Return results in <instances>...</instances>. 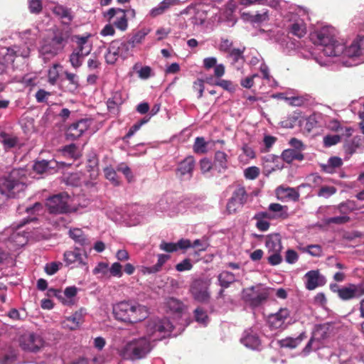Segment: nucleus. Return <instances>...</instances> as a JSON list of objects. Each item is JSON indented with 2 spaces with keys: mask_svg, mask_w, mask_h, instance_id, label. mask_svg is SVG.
I'll return each instance as SVG.
<instances>
[{
  "mask_svg": "<svg viewBox=\"0 0 364 364\" xmlns=\"http://www.w3.org/2000/svg\"><path fill=\"white\" fill-rule=\"evenodd\" d=\"M173 325L167 318H152L146 321V336L123 341L117 353L124 360H141L151 351V341H160L170 335Z\"/></svg>",
  "mask_w": 364,
  "mask_h": 364,
  "instance_id": "nucleus-1",
  "label": "nucleus"
},
{
  "mask_svg": "<svg viewBox=\"0 0 364 364\" xmlns=\"http://www.w3.org/2000/svg\"><path fill=\"white\" fill-rule=\"evenodd\" d=\"M35 219L36 218H31L23 220L19 225L6 228L0 232V264L9 259L11 251H16L27 243L29 233L21 230V228Z\"/></svg>",
  "mask_w": 364,
  "mask_h": 364,
  "instance_id": "nucleus-2",
  "label": "nucleus"
},
{
  "mask_svg": "<svg viewBox=\"0 0 364 364\" xmlns=\"http://www.w3.org/2000/svg\"><path fill=\"white\" fill-rule=\"evenodd\" d=\"M71 36L69 30L53 27L50 36L43 38L40 43L39 56L45 62L53 58L64 50Z\"/></svg>",
  "mask_w": 364,
  "mask_h": 364,
  "instance_id": "nucleus-3",
  "label": "nucleus"
},
{
  "mask_svg": "<svg viewBox=\"0 0 364 364\" xmlns=\"http://www.w3.org/2000/svg\"><path fill=\"white\" fill-rule=\"evenodd\" d=\"M27 171L23 168H14L6 176L0 178V205L9 198L19 196L26 188Z\"/></svg>",
  "mask_w": 364,
  "mask_h": 364,
  "instance_id": "nucleus-4",
  "label": "nucleus"
},
{
  "mask_svg": "<svg viewBox=\"0 0 364 364\" xmlns=\"http://www.w3.org/2000/svg\"><path fill=\"white\" fill-rule=\"evenodd\" d=\"M338 31L331 26H324L311 35L313 43L317 46L316 50L321 51L326 57H333L335 52H340L341 40L338 38Z\"/></svg>",
  "mask_w": 364,
  "mask_h": 364,
  "instance_id": "nucleus-5",
  "label": "nucleus"
},
{
  "mask_svg": "<svg viewBox=\"0 0 364 364\" xmlns=\"http://www.w3.org/2000/svg\"><path fill=\"white\" fill-rule=\"evenodd\" d=\"M114 317L119 321L136 323L144 320L149 316L148 309L133 301H123L113 306Z\"/></svg>",
  "mask_w": 364,
  "mask_h": 364,
  "instance_id": "nucleus-6",
  "label": "nucleus"
},
{
  "mask_svg": "<svg viewBox=\"0 0 364 364\" xmlns=\"http://www.w3.org/2000/svg\"><path fill=\"white\" fill-rule=\"evenodd\" d=\"M342 46L340 52H335L333 57H338L339 62L346 67H353L364 63V48L361 40L356 38L350 44H346L341 41Z\"/></svg>",
  "mask_w": 364,
  "mask_h": 364,
  "instance_id": "nucleus-7",
  "label": "nucleus"
},
{
  "mask_svg": "<svg viewBox=\"0 0 364 364\" xmlns=\"http://www.w3.org/2000/svg\"><path fill=\"white\" fill-rule=\"evenodd\" d=\"M132 55V50L129 43L126 39L112 41L105 53V61L107 64L113 65L117 60H125Z\"/></svg>",
  "mask_w": 364,
  "mask_h": 364,
  "instance_id": "nucleus-8",
  "label": "nucleus"
},
{
  "mask_svg": "<svg viewBox=\"0 0 364 364\" xmlns=\"http://www.w3.org/2000/svg\"><path fill=\"white\" fill-rule=\"evenodd\" d=\"M330 208L333 210L332 213H339L340 215L334 217L325 218L323 220V223L326 225H343L350 221L348 215L353 210L358 209L359 206L354 200H348Z\"/></svg>",
  "mask_w": 364,
  "mask_h": 364,
  "instance_id": "nucleus-9",
  "label": "nucleus"
},
{
  "mask_svg": "<svg viewBox=\"0 0 364 364\" xmlns=\"http://www.w3.org/2000/svg\"><path fill=\"white\" fill-rule=\"evenodd\" d=\"M30 52L29 47L25 44L1 48L0 49V75L5 71L9 64L14 63L15 58H28Z\"/></svg>",
  "mask_w": 364,
  "mask_h": 364,
  "instance_id": "nucleus-10",
  "label": "nucleus"
},
{
  "mask_svg": "<svg viewBox=\"0 0 364 364\" xmlns=\"http://www.w3.org/2000/svg\"><path fill=\"white\" fill-rule=\"evenodd\" d=\"M268 290L261 284L252 286L242 291V299L252 308L262 305L268 298Z\"/></svg>",
  "mask_w": 364,
  "mask_h": 364,
  "instance_id": "nucleus-11",
  "label": "nucleus"
},
{
  "mask_svg": "<svg viewBox=\"0 0 364 364\" xmlns=\"http://www.w3.org/2000/svg\"><path fill=\"white\" fill-rule=\"evenodd\" d=\"M70 201L69 195L63 192L49 197L46 205L50 213L64 214L71 210Z\"/></svg>",
  "mask_w": 364,
  "mask_h": 364,
  "instance_id": "nucleus-12",
  "label": "nucleus"
},
{
  "mask_svg": "<svg viewBox=\"0 0 364 364\" xmlns=\"http://www.w3.org/2000/svg\"><path fill=\"white\" fill-rule=\"evenodd\" d=\"M50 10L55 17L59 20L60 26H57L60 29H67L70 31V35L73 32L72 22L75 18V14L71 8L65 5L56 3Z\"/></svg>",
  "mask_w": 364,
  "mask_h": 364,
  "instance_id": "nucleus-13",
  "label": "nucleus"
},
{
  "mask_svg": "<svg viewBox=\"0 0 364 364\" xmlns=\"http://www.w3.org/2000/svg\"><path fill=\"white\" fill-rule=\"evenodd\" d=\"M87 255L78 247L72 250L65 251L63 254V259L67 267L70 268L85 267L88 271Z\"/></svg>",
  "mask_w": 364,
  "mask_h": 364,
  "instance_id": "nucleus-14",
  "label": "nucleus"
},
{
  "mask_svg": "<svg viewBox=\"0 0 364 364\" xmlns=\"http://www.w3.org/2000/svg\"><path fill=\"white\" fill-rule=\"evenodd\" d=\"M44 343L41 336L33 332L25 333L19 338L21 348L27 352L36 353L43 347Z\"/></svg>",
  "mask_w": 364,
  "mask_h": 364,
  "instance_id": "nucleus-15",
  "label": "nucleus"
},
{
  "mask_svg": "<svg viewBox=\"0 0 364 364\" xmlns=\"http://www.w3.org/2000/svg\"><path fill=\"white\" fill-rule=\"evenodd\" d=\"M248 195L242 186H238L232 193L231 198L228 200L226 205V210L228 214H234L240 210L246 203Z\"/></svg>",
  "mask_w": 364,
  "mask_h": 364,
  "instance_id": "nucleus-16",
  "label": "nucleus"
},
{
  "mask_svg": "<svg viewBox=\"0 0 364 364\" xmlns=\"http://www.w3.org/2000/svg\"><path fill=\"white\" fill-rule=\"evenodd\" d=\"M104 16L119 31H124L127 29L128 22L124 9L111 8L104 14Z\"/></svg>",
  "mask_w": 364,
  "mask_h": 364,
  "instance_id": "nucleus-17",
  "label": "nucleus"
},
{
  "mask_svg": "<svg viewBox=\"0 0 364 364\" xmlns=\"http://www.w3.org/2000/svg\"><path fill=\"white\" fill-rule=\"evenodd\" d=\"M165 305L167 309V312L173 316V321H170V319L167 317H164V318H167L171 323H173V328L171 329V331H173L178 325V321L183 315L184 311V305L180 300L173 297L168 298L166 301ZM171 333L172 331H171L170 334Z\"/></svg>",
  "mask_w": 364,
  "mask_h": 364,
  "instance_id": "nucleus-18",
  "label": "nucleus"
},
{
  "mask_svg": "<svg viewBox=\"0 0 364 364\" xmlns=\"http://www.w3.org/2000/svg\"><path fill=\"white\" fill-rule=\"evenodd\" d=\"M191 292L195 300L199 302H207L210 298L208 284L203 279H196L191 287Z\"/></svg>",
  "mask_w": 364,
  "mask_h": 364,
  "instance_id": "nucleus-19",
  "label": "nucleus"
},
{
  "mask_svg": "<svg viewBox=\"0 0 364 364\" xmlns=\"http://www.w3.org/2000/svg\"><path fill=\"white\" fill-rule=\"evenodd\" d=\"M196 161L192 156H187L181 161L176 170V174L181 180H190L193 176Z\"/></svg>",
  "mask_w": 364,
  "mask_h": 364,
  "instance_id": "nucleus-20",
  "label": "nucleus"
},
{
  "mask_svg": "<svg viewBox=\"0 0 364 364\" xmlns=\"http://www.w3.org/2000/svg\"><path fill=\"white\" fill-rule=\"evenodd\" d=\"M289 317V311L286 308H282L277 313L269 316V326L272 330H283L287 326V320Z\"/></svg>",
  "mask_w": 364,
  "mask_h": 364,
  "instance_id": "nucleus-21",
  "label": "nucleus"
},
{
  "mask_svg": "<svg viewBox=\"0 0 364 364\" xmlns=\"http://www.w3.org/2000/svg\"><path fill=\"white\" fill-rule=\"evenodd\" d=\"M144 208L139 205H133L127 208L126 215L122 219L129 226L136 225L143 220Z\"/></svg>",
  "mask_w": 364,
  "mask_h": 364,
  "instance_id": "nucleus-22",
  "label": "nucleus"
},
{
  "mask_svg": "<svg viewBox=\"0 0 364 364\" xmlns=\"http://www.w3.org/2000/svg\"><path fill=\"white\" fill-rule=\"evenodd\" d=\"M240 342L247 348L259 350L261 346V341L257 331L252 328L245 330L240 338Z\"/></svg>",
  "mask_w": 364,
  "mask_h": 364,
  "instance_id": "nucleus-23",
  "label": "nucleus"
},
{
  "mask_svg": "<svg viewBox=\"0 0 364 364\" xmlns=\"http://www.w3.org/2000/svg\"><path fill=\"white\" fill-rule=\"evenodd\" d=\"M90 122L87 119H80L73 123L66 131V138L68 140H75L87 131Z\"/></svg>",
  "mask_w": 364,
  "mask_h": 364,
  "instance_id": "nucleus-24",
  "label": "nucleus"
},
{
  "mask_svg": "<svg viewBox=\"0 0 364 364\" xmlns=\"http://www.w3.org/2000/svg\"><path fill=\"white\" fill-rule=\"evenodd\" d=\"M306 279L305 287L308 290H314L318 287L323 286L326 279L320 274L318 270H311L304 275Z\"/></svg>",
  "mask_w": 364,
  "mask_h": 364,
  "instance_id": "nucleus-25",
  "label": "nucleus"
},
{
  "mask_svg": "<svg viewBox=\"0 0 364 364\" xmlns=\"http://www.w3.org/2000/svg\"><path fill=\"white\" fill-rule=\"evenodd\" d=\"M0 143L6 151L21 146V141L18 136L14 133L5 131L0 132Z\"/></svg>",
  "mask_w": 364,
  "mask_h": 364,
  "instance_id": "nucleus-26",
  "label": "nucleus"
},
{
  "mask_svg": "<svg viewBox=\"0 0 364 364\" xmlns=\"http://www.w3.org/2000/svg\"><path fill=\"white\" fill-rule=\"evenodd\" d=\"M156 213H166L169 216L176 215L178 210L171 197H162L155 206Z\"/></svg>",
  "mask_w": 364,
  "mask_h": 364,
  "instance_id": "nucleus-27",
  "label": "nucleus"
},
{
  "mask_svg": "<svg viewBox=\"0 0 364 364\" xmlns=\"http://www.w3.org/2000/svg\"><path fill=\"white\" fill-rule=\"evenodd\" d=\"M181 14H193V15L190 18V21L194 26H202L207 18V14L205 10L196 9L194 7H188L184 9Z\"/></svg>",
  "mask_w": 364,
  "mask_h": 364,
  "instance_id": "nucleus-28",
  "label": "nucleus"
},
{
  "mask_svg": "<svg viewBox=\"0 0 364 364\" xmlns=\"http://www.w3.org/2000/svg\"><path fill=\"white\" fill-rule=\"evenodd\" d=\"M338 297L343 301L360 298L355 284H349L337 290Z\"/></svg>",
  "mask_w": 364,
  "mask_h": 364,
  "instance_id": "nucleus-29",
  "label": "nucleus"
},
{
  "mask_svg": "<svg viewBox=\"0 0 364 364\" xmlns=\"http://www.w3.org/2000/svg\"><path fill=\"white\" fill-rule=\"evenodd\" d=\"M188 244V242L185 240V239H181L177 242H166L162 241L159 245V248L166 252H174L178 250H187Z\"/></svg>",
  "mask_w": 364,
  "mask_h": 364,
  "instance_id": "nucleus-30",
  "label": "nucleus"
},
{
  "mask_svg": "<svg viewBox=\"0 0 364 364\" xmlns=\"http://www.w3.org/2000/svg\"><path fill=\"white\" fill-rule=\"evenodd\" d=\"M90 35L87 36H79L76 35L74 36L75 42L77 43V48L74 49L75 51H78L80 53L87 55L90 53L92 50L91 45L88 44V38Z\"/></svg>",
  "mask_w": 364,
  "mask_h": 364,
  "instance_id": "nucleus-31",
  "label": "nucleus"
},
{
  "mask_svg": "<svg viewBox=\"0 0 364 364\" xmlns=\"http://www.w3.org/2000/svg\"><path fill=\"white\" fill-rule=\"evenodd\" d=\"M270 213L266 211H262L257 213L253 219L256 220V227L260 231H267L269 228V220L271 219Z\"/></svg>",
  "mask_w": 364,
  "mask_h": 364,
  "instance_id": "nucleus-32",
  "label": "nucleus"
},
{
  "mask_svg": "<svg viewBox=\"0 0 364 364\" xmlns=\"http://www.w3.org/2000/svg\"><path fill=\"white\" fill-rule=\"evenodd\" d=\"M125 95L122 91H115L107 100V108L109 112H117L119 107L124 102Z\"/></svg>",
  "mask_w": 364,
  "mask_h": 364,
  "instance_id": "nucleus-33",
  "label": "nucleus"
},
{
  "mask_svg": "<svg viewBox=\"0 0 364 364\" xmlns=\"http://www.w3.org/2000/svg\"><path fill=\"white\" fill-rule=\"evenodd\" d=\"M82 321V314L81 312L76 311L73 315L67 317L63 322L64 328L70 330H75L79 328Z\"/></svg>",
  "mask_w": 364,
  "mask_h": 364,
  "instance_id": "nucleus-34",
  "label": "nucleus"
},
{
  "mask_svg": "<svg viewBox=\"0 0 364 364\" xmlns=\"http://www.w3.org/2000/svg\"><path fill=\"white\" fill-rule=\"evenodd\" d=\"M277 194L279 199H288L297 201L299 198V193L294 188H278Z\"/></svg>",
  "mask_w": 364,
  "mask_h": 364,
  "instance_id": "nucleus-35",
  "label": "nucleus"
},
{
  "mask_svg": "<svg viewBox=\"0 0 364 364\" xmlns=\"http://www.w3.org/2000/svg\"><path fill=\"white\" fill-rule=\"evenodd\" d=\"M289 33L299 38L304 36L306 27L302 19H297L289 26Z\"/></svg>",
  "mask_w": 364,
  "mask_h": 364,
  "instance_id": "nucleus-36",
  "label": "nucleus"
},
{
  "mask_svg": "<svg viewBox=\"0 0 364 364\" xmlns=\"http://www.w3.org/2000/svg\"><path fill=\"white\" fill-rule=\"evenodd\" d=\"M265 245L269 253L281 252L282 250V242L278 235L268 236L265 242Z\"/></svg>",
  "mask_w": 364,
  "mask_h": 364,
  "instance_id": "nucleus-37",
  "label": "nucleus"
},
{
  "mask_svg": "<svg viewBox=\"0 0 364 364\" xmlns=\"http://www.w3.org/2000/svg\"><path fill=\"white\" fill-rule=\"evenodd\" d=\"M69 235L75 242L81 246H86L89 244V240L84 232L80 228H73L69 230Z\"/></svg>",
  "mask_w": 364,
  "mask_h": 364,
  "instance_id": "nucleus-38",
  "label": "nucleus"
},
{
  "mask_svg": "<svg viewBox=\"0 0 364 364\" xmlns=\"http://www.w3.org/2000/svg\"><path fill=\"white\" fill-rule=\"evenodd\" d=\"M343 164V161L340 157L332 156L328 159L326 164H322L321 168L323 171L328 173H333L336 169L341 167Z\"/></svg>",
  "mask_w": 364,
  "mask_h": 364,
  "instance_id": "nucleus-39",
  "label": "nucleus"
},
{
  "mask_svg": "<svg viewBox=\"0 0 364 364\" xmlns=\"http://www.w3.org/2000/svg\"><path fill=\"white\" fill-rule=\"evenodd\" d=\"M132 70L137 73L138 77L141 80H147L150 77L154 75V73L151 67L149 66H141V63H136L133 67Z\"/></svg>",
  "mask_w": 364,
  "mask_h": 364,
  "instance_id": "nucleus-40",
  "label": "nucleus"
},
{
  "mask_svg": "<svg viewBox=\"0 0 364 364\" xmlns=\"http://www.w3.org/2000/svg\"><path fill=\"white\" fill-rule=\"evenodd\" d=\"M53 164H55V161H48L46 160H41L36 161L33 166L34 171L37 173H51L53 167L52 166Z\"/></svg>",
  "mask_w": 364,
  "mask_h": 364,
  "instance_id": "nucleus-41",
  "label": "nucleus"
},
{
  "mask_svg": "<svg viewBox=\"0 0 364 364\" xmlns=\"http://www.w3.org/2000/svg\"><path fill=\"white\" fill-rule=\"evenodd\" d=\"M282 157L287 163H291L294 160L302 161L304 154L298 150L288 149L282 154Z\"/></svg>",
  "mask_w": 364,
  "mask_h": 364,
  "instance_id": "nucleus-42",
  "label": "nucleus"
},
{
  "mask_svg": "<svg viewBox=\"0 0 364 364\" xmlns=\"http://www.w3.org/2000/svg\"><path fill=\"white\" fill-rule=\"evenodd\" d=\"M218 278L220 285L223 288L229 287L231 284L236 281L235 275L228 271H223Z\"/></svg>",
  "mask_w": 364,
  "mask_h": 364,
  "instance_id": "nucleus-43",
  "label": "nucleus"
},
{
  "mask_svg": "<svg viewBox=\"0 0 364 364\" xmlns=\"http://www.w3.org/2000/svg\"><path fill=\"white\" fill-rule=\"evenodd\" d=\"M149 32V30L145 28L139 30L136 33H134L130 39L127 40V43H129L132 50H133V48L136 45L140 44L144 41L145 37L148 35Z\"/></svg>",
  "mask_w": 364,
  "mask_h": 364,
  "instance_id": "nucleus-44",
  "label": "nucleus"
},
{
  "mask_svg": "<svg viewBox=\"0 0 364 364\" xmlns=\"http://www.w3.org/2000/svg\"><path fill=\"white\" fill-rule=\"evenodd\" d=\"M194 318L195 321L202 326H207L210 318L207 314L206 311H205L202 307L196 308L194 311Z\"/></svg>",
  "mask_w": 364,
  "mask_h": 364,
  "instance_id": "nucleus-45",
  "label": "nucleus"
},
{
  "mask_svg": "<svg viewBox=\"0 0 364 364\" xmlns=\"http://www.w3.org/2000/svg\"><path fill=\"white\" fill-rule=\"evenodd\" d=\"M243 16H247L246 19L249 20L253 23H260L268 20V10L263 9L261 12L257 13L256 14H249L244 13Z\"/></svg>",
  "mask_w": 364,
  "mask_h": 364,
  "instance_id": "nucleus-46",
  "label": "nucleus"
},
{
  "mask_svg": "<svg viewBox=\"0 0 364 364\" xmlns=\"http://www.w3.org/2000/svg\"><path fill=\"white\" fill-rule=\"evenodd\" d=\"M228 156L221 151H218L215 154L214 164L215 166L218 168L219 171L225 170L228 168Z\"/></svg>",
  "mask_w": 364,
  "mask_h": 364,
  "instance_id": "nucleus-47",
  "label": "nucleus"
},
{
  "mask_svg": "<svg viewBox=\"0 0 364 364\" xmlns=\"http://www.w3.org/2000/svg\"><path fill=\"white\" fill-rule=\"evenodd\" d=\"M279 0H240V4L248 6L253 4L267 5L270 7L277 9L279 5Z\"/></svg>",
  "mask_w": 364,
  "mask_h": 364,
  "instance_id": "nucleus-48",
  "label": "nucleus"
},
{
  "mask_svg": "<svg viewBox=\"0 0 364 364\" xmlns=\"http://www.w3.org/2000/svg\"><path fill=\"white\" fill-rule=\"evenodd\" d=\"M304 334L301 333L296 338H287L280 341V346L282 348H295L297 347L304 338Z\"/></svg>",
  "mask_w": 364,
  "mask_h": 364,
  "instance_id": "nucleus-49",
  "label": "nucleus"
},
{
  "mask_svg": "<svg viewBox=\"0 0 364 364\" xmlns=\"http://www.w3.org/2000/svg\"><path fill=\"white\" fill-rule=\"evenodd\" d=\"M151 119V117L145 116L139 121L136 122L129 129L128 132L123 137V141H126L128 139L131 138L137 131L140 129V128L145 124H146Z\"/></svg>",
  "mask_w": 364,
  "mask_h": 364,
  "instance_id": "nucleus-50",
  "label": "nucleus"
},
{
  "mask_svg": "<svg viewBox=\"0 0 364 364\" xmlns=\"http://www.w3.org/2000/svg\"><path fill=\"white\" fill-rule=\"evenodd\" d=\"M326 332L323 330V328L321 326L317 327L313 333V336L309 340L306 347L304 349L305 353H309L311 348V343L315 339L322 340L325 338Z\"/></svg>",
  "mask_w": 364,
  "mask_h": 364,
  "instance_id": "nucleus-51",
  "label": "nucleus"
},
{
  "mask_svg": "<svg viewBox=\"0 0 364 364\" xmlns=\"http://www.w3.org/2000/svg\"><path fill=\"white\" fill-rule=\"evenodd\" d=\"M299 250L312 257H320L323 255L322 247L319 245H309L306 247H300Z\"/></svg>",
  "mask_w": 364,
  "mask_h": 364,
  "instance_id": "nucleus-52",
  "label": "nucleus"
},
{
  "mask_svg": "<svg viewBox=\"0 0 364 364\" xmlns=\"http://www.w3.org/2000/svg\"><path fill=\"white\" fill-rule=\"evenodd\" d=\"M337 192V188L333 186L323 185L319 187L316 195L318 197L328 198Z\"/></svg>",
  "mask_w": 364,
  "mask_h": 364,
  "instance_id": "nucleus-53",
  "label": "nucleus"
},
{
  "mask_svg": "<svg viewBox=\"0 0 364 364\" xmlns=\"http://www.w3.org/2000/svg\"><path fill=\"white\" fill-rule=\"evenodd\" d=\"M85 56V55L81 54L78 51L73 50L69 56V61L72 67L75 69L79 68L82 65L83 58Z\"/></svg>",
  "mask_w": 364,
  "mask_h": 364,
  "instance_id": "nucleus-54",
  "label": "nucleus"
},
{
  "mask_svg": "<svg viewBox=\"0 0 364 364\" xmlns=\"http://www.w3.org/2000/svg\"><path fill=\"white\" fill-rule=\"evenodd\" d=\"M16 362V353L14 349H10L0 357V364H15Z\"/></svg>",
  "mask_w": 364,
  "mask_h": 364,
  "instance_id": "nucleus-55",
  "label": "nucleus"
},
{
  "mask_svg": "<svg viewBox=\"0 0 364 364\" xmlns=\"http://www.w3.org/2000/svg\"><path fill=\"white\" fill-rule=\"evenodd\" d=\"M193 151L196 154H204L207 151V143L203 137H196L193 144Z\"/></svg>",
  "mask_w": 364,
  "mask_h": 364,
  "instance_id": "nucleus-56",
  "label": "nucleus"
},
{
  "mask_svg": "<svg viewBox=\"0 0 364 364\" xmlns=\"http://www.w3.org/2000/svg\"><path fill=\"white\" fill-rule=\"evenodd\" d=\"M185 240L188 242V246H187L188 248H196L199 252L205 251L206 249L208 247V244L206 242L205 240H200L197 239L195 240L193 242L190 240L185 239Z\"/></svg>",
  "mask_w": 364,
  "mask_h": 364,
  "instance_id": "nucleus-57",
  "label": "nucleus"
},
{
  "mask_svg": "<svg viewBox=\"0 0 364 364\" xmlns=\"http://www.w3.org/2000/svg\"><path fill=\"white\" fill-rule=\"evenodd\" d=\"M60 65L54 64L48 72V82L51 85H55L59 77L58 68Z\"/></svg>",
  "mask_w": 364,
  "mask_h": 364,
  "instance_id": "nucleus-58",
  "label": "nucleus"
},
{
  "mask_svg": "<svg viewBox=\"0 0 364 364\" xmlns=\"http://www.w3.org/2000/svg\"><path fill=\"white\" fill-rule=\"evenodd\" d=\"M242 52L238 48H234L230 51L229 58L231 59L232 64L238 63L239 65H241L243 63Z\"/></svg>",
  "mask_w": 364,
  "mask_h": 364,
  "instance_id": "nucleus-59",
  "label": "nucleus"
},
{
  "mask_svg": "<svg viewBox=\"0 0 364 364\" xmlns=\"http://www.w3.org/2000/svg\"><path fill=\"white\" fill-rule=\"evenodd\" d=\"M28 9L31 14H39L43 9L41 0H28Z\"/></svg>",
  "mask_w": 364,
  "mask_h": 364,
  "instance_id": "nucleus-60",
  "label": "nucleus"
},
{
  "mask_svg": "<svg viewBox=\"0 0 364 364\" xmlns=\"http://www.w3.org/2000/svg\"><path fill=\"white\" fill-rule=\"evenodd\" d=\"M277 138L271 135H264L263 139L264 147L261 148L262 152H268L275 144Z\"/></svg>",
  "mask_w": 364,
  "mask_h": 364,
  "instance_id": "nucleus-61",
  "label": "nucleus"
},
{
  "mask_svg": "<svg viewBox=\"0 0 364 364\" xmlns=\"http://www.w3.org/2000/svg\"><path fill=\"white\" fill-rule=\"evenodd\" d=\"M63 152L64 155L71 158L76 159L78 157L77 147L74 144L65 146L63 149Z\"/></svg>",
  "mask_w": 364,
  "mask_h": 364,
  "instance_id": "nucleus-62",
  "label": "nucleus"
},
{
  "mask_svg": "<svg viewBox=\"0 0 364 364\" xmlns=\"http://www.w3.org/2000/svg\"><path fill=\"white\" fill-rule=\"evenodd\" d=\"M122 269V266L121 264L116 262L112 264L110 268L108 269V272H109L111 276L120 278L123 274Z\"/></svg>",
  "mask_w": 364,
  "mask_h": 364,
  "instance_id": "nucleus-63",
  "label": "nucleus"
},
{
  "mask_svg": "<svg viewBox=\"0 0 364 364\" xmlns=\"http://www.w3.org/2000/svg\"><path fill=\"white\" fill-rule=\"evenodd\" d=\"M341 141V136L337 134L326 135L323 137V144L326 147L337 144Z\"/></svg>",
  "mask_w": 364,
  "mask_h": 364,
  "instance_id": "nucleus-64",
  "label": "nucleus"
}]
</instances>
